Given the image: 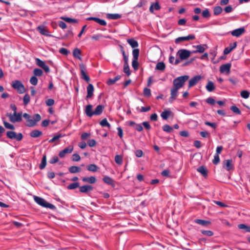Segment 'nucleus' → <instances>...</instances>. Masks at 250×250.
<instances>
[{
  "mask_svg": "<svg viewBox=\"0 0 250 250\" xmlns=\"http://www.w3.org/2000/svg\"><path fill=\"white\" fill-rule=\"evenodd\" d=\"M169 62L171 64L177 65L180 63V61L179 59H175L174 57L170 56L169 58Z\"/></svg>",
  "mask_w": 250,
  "mask_h": 250,
  "instance_id": "nucleus-40",
  "label": "nucleus"
},
{
  "mask_svg": "<svg viewBox=\"0 0 250 250\" xmlns=\"http://www.w3.org/2000/svg\"><path fill=\"white\" fill-rule=\"evenodd\" d=\"M34 74L36 76H41L43 74V71L39 68H35L33 71Z\"/></svg>",
  "mask_w": 250,
  "mask_h": 250,
  "instance_id": "nucleus-51",
  "label": "nucleus"
},
{
  "mask_svg": "<svg viewBox=\"0 0 250 250\" xmlns=\"http://www.w3.org/2000/svg\"><path fill=\"white\" fill-rule=\"evenodd\" d=\"M73 150V146H69L59 152V155L61 158H63L66 154L71 153Z\"/></svg>",
  "mask_w": 250,
  "mask_h": 250,
  "instance_id": "nucleus-12",
  "label": "nucleus"
},
{
  "mask_svg": "<svg viewBox=\"0 0 250 250\" xmlns=\"http://www.w3.org/2000/svg\"><path fill=\"white\" fill-rule=\"evenodd\" d=\"M171 112L168 110H165L163 111L161 114V116L164 120H167L171 115Z\"/></svg>",
  "mask_w": 250,
  "mask_h": 250,
  "instance_id": "nucleus-35",
  "label": "nucleus"
},
{
  "mask_svg": "<svg viewBox=\"0 0 250 250\" xmlns=\"http://www.w3.org/2000/svg\"><path fill=\"white\" fill-rule=\"evenodd\" d=\"M230 110L233 112L234 113L237 114H241V111L240 109L236 106H232L230 107Z\"/></svg>",
  "mask_w": 250,
  "mask_h": 250,
  "instance_id": "nucleus-55",
  "label": "nucleus"
},
{
  "mask_svg": "<svg viewBox=\"0 0 250 250\" xmlns=\"http://www.w3.org/2000/svg\"><path fill=\"white\" fill-rule=\"evenodd\" d=\"M82 180L83 182H87L90 184H94L96 182L97 179L94 176L89 177H83Z\"/></svg>",
  "mask_w": 250,
  "mask_h": 250,
  "instance_id": "nucleus-20",
  "label": "nucleus"
},
{
  "mask_svg": "<svg viewBox=\"0 0 250 250\" xmlns=\"http://www.w3.org/2000/svg\"><path fill=\"white\" fill-rule=\"evenodd\" d=\"M192 52L186 49H180L177 53L181 60H184L190 57Z\"/></svg>",
  "mask_w": 250,
  "mask_h": 250,
  "instance_id": "nucleus-6",
  "label": "nucleus"
},
{
  "mask_svg": "<svg viewBox=\"0 0 250 250\" xmlns=\"http://www.w3.org/2000/svg\"><path fill=\"white\" fill-rule=\"evenodd\" d=\"M100 125L102 126H107L109 128H110L111 127V125H110L108 123V122H107L106 119L104 118V119H103L100 123Z\"/></svg>",
  "mask_w": 250,
  "mask_h": 250,
  "instance_id": "nucleus-43",
  "label": "nucleus"
},
{
  "mask_svg": "<svg viewBox=\"0 0 250 250\" xmlns=\"http://www.w3.org/2000/svg\"><path fill=\"white\" fill-rule=\"evenodd\" d=\"M58 161H59L58 157L57 156H54L50 159V160L49 161V163L50 164H55V163L58 162Z\"/></svg>",
  "mask_w": 250,
  "mask_h": 250,
  "instance_id": "nucleus-64",
  "label": "nucleus"
},
{
  "mask_svg": "<svg viewBox=\"0 0 250 250\" xmlns=\"http://www.w3.org/2000/svg\"><path fill=\"white\" fill-rule=\"evenodd\" d=\"M12 87L17 90L20 93H23L25 91V87L21 82L18 80H15L12 82Z\"/></svg>",
  "mask_w": 250,
  "mask_h": 250,
  "instance_id": "nucleus-3",
  "label": "nucleus"
},
{
  "mask_svg": "<svg viewBox=\"0 0 250 250\" xmlns=\"http://www.w3.org/2000/svg\"><path fill=\"white\" fill-rule=\"evenodd\" d=\"M220 162V158L219 155L215 154L214 156V159L212 160V163L214 165H217Z\"/></svg>",
  "mask_w": 250,
  "mask_h": 250,
  "instance_id": "nucleus-60",
  "label": "nucleus"
},
{
  "mask_svg": "<svg viewBox=\"0 0 250 250\" xmlns=\"http://www.w3.org/2000/svg\"><path fill=\"white\" fill-rule=\"evenodd\" d=\"M163 129L167 132H171L173 130L172 128L168 125H164L163 126Z\"/></svg>",
  "mask_w": 250,
  "mask_h": 250,
  "instance_id": "nucleus-53",
  "label": "nucleus"
},
{
  "mask_svg": "<svg viewBox=\"0 0 250 250\" xmlns=\"http://www.w3.org/2000/svg\"><path fill=\"white\" fill-rule=\"evenodd\" d=\"M39 32L42 35H45L46 36H50V35L49 34V32L43 26H39L37 28Z\"/></svg>",
  "mask_w": 250,
  "mask_h": 250,
  "instance_id": "nucleus-23",
  "label": "nucleus"
},
{
  "mask_svg": "<svg viewBox=\"0 0 250 250\" xmlns=\"http://www.w3.org/2000/svg\"><path fill=\"white\" fill-rule=\"evenodd\" d=\"M241 96L244 99H247L250 96V92L247 90H243L241 92Z\"/></svg>",
  "mask_w": 250,
  "mask_h": 250,
  "instance_id": "nucleus-50",
  "label": "nucleus"
},
{
  "mask_svg": "<svg viewBox=\"0 0 250 250\" xmlns=\"http://www.w3.org/2000/svg\"><path fill=\"white\" fill-rule=\"evenodd\" d=\"M127 42L132 48H135L138 46V42L133 39H128Z\"/></svg>",
  "mask_w": 250,
  "mask_h": 250,
  "instance_id": "nucleus-34",
  "label": "nucleus"
},
{
  "mask_svg": "<svg viewBox=\"0 0 250 250\" xmlns=\"http://www.w3.org/2000/svg\"><path fill=\"white\" fill-rule=\"evenodd\" d=\"M124 72L126 73L127 76L130 75V69L128 63H124Z\"/></svg>",
  "mask_w": 250,
  "mask_h": 250,
  "instance_id": "nucleus-47",
  "label": "nucleus"
},
{
  "mask_svg": "<svg viewBox=\"0 0 250 250\" xmlns=\"http://www.w3.org/2000/svg\"><path fill=\"white\" fill-rule=\"evenodd\" d=\"M6 136L11 139H16L18 141H21L23 136L21 133L17 134L15 132L12 131H8L6 132Z\"/></svg>",
  "mask_w": 250,
  "mask_h": 250,
  "instance_id": "nucleus-7",
  "label": "nucleus"
},
{
  "mask_svg": "<svg viewBox=\"0 0 250 250\" xmlns=\"http://www.w3.org/2000/svg\"><path fill=\"white\" fill-rule=\"evenodd\" d=\"M161 8V7L159 5V3L158 1L156 2L155 3H152L151 4V5L149 7V11L153 13H154V10H159Z\"/></svg>",
  "mask_w": 250,
  "mask_h": 250,
  "instance_id": "nucleus-21",
  "label": "nucleus"
},
{
  "mask_svg": "<svg viewBox=\"0 0 250 250\" xmlns=\"http://www.w3.org/2000/svg\"><path fill=\"white\" fill-rule=\"evenodd\" d=\"M34 200L38 204L43 207L48 208L51 209H54L55 208V206L46 202L44 199L41 197L35 196Z\"/></svg>",
  "mask_w": 250,
  "mask_h": 250,
  "instance_id": "nucleus-4",
  "label": "nucleus"
},
{
  "mask_svg": "<svg viewBox=\"0 0 250 250\" xmlns=\"http://www.w3.org/2000/svg\"><path fill=\"white\" fill-rule=\"evenodd\" d=\"M203 17L205 18H208L210 16V12L208 9L206 8L202 13Z\"/></svg>",
  "mask_w": 250,
  "mask_h": 250,
  "instance_id": "nucleus-48",
  "label": "nucleus"
},
{
  "mask_svg": "<svg viewBox=\"0 0 250 250\" xmlns=\"http://www.w3.org/2000/svg\"><path fill=\"white\" fill-rule=\"evenodd\" d=\"M3 124H4V126L6 128L10 129L11 130H14L15 129V127L13 125L10 124V123L7 122L6 121H3Z\"/></svg>",
  "mask_w": 250,
  "mask_h": 250,
  "instance_id": "nucleus-52",
  "label": "nucleus"
},
{
  "mask_svg": "<svg viewBox=\"0 0 250 250\" xmlns=\"http://www.w3.org/2000/svg\"><path fill=\"white\" fill-rule=\"evenodd\" d=\"M36 64L41 68H42L46 72L50 71V68L48 65L45 64V62L39 58L36 59Z\"/></svg>",
  "mask_w": 250,
  "mask_h": 250,
  "instance_id": "nucleus-10",
  "label": "nucleus"
},
{
  "mask_svg": "<svg viewBox=\"0 0 250 250\" xmlns=\"http://www.w3.org/2000/svg\"><path fill=\"white\" fill-rule=\"evenodd\" d=\"M104 106L102 105H98L95 110L93 111L94 115H100L102 114L103 109H104Z\"/></svg>",
  "mask_w": 250,
  "mask_h": 250,
  "instance_id": "nucleus-25",
  "label": "nucleus"
},
{
  "mask_svg": "<svg viewBox=\"0 0 250 250\" xmlns=\"http://www.w3.org/2000/svg\"><path fill=\"white\" fill-rule=\"evenodd\" d=\"M194 48L196 49V50H194L192 52V53H203L206 49V47H207V45L206 44H200L198 45H194L193 46Z\"/></svg>",
  "mask_w": 250,
  "mask_h": 250,
  "instance_id": "nucleus-14",
  "label": "nucleus"
},
{
  "mask_svg": "<svg viewBox=\"0 0 250 250\" xmlns=\"http://www.w3.org/2000/svg\"><path fill=\"white\" fill-rule=\"evenodd\" d=\"M223 167L226 168L228 171L231 169L233 166L232 164V160L229 159L223 161Z\"/></svg>",
  "mask_w": 250,
  "mask_h": 250,
  "instance_id": "nucleus-16",
  "label": "nucleus"
},
{
  "mask_svg": "<svg viewBox=\"0 0 250 250\" xmlns=\"http://www.w3.org/2000/svg\"><path fill=\"white\" fill-rule=\"evenodd\" d=\"M81 171V168L77 166H71L69 167V171L71 173L79 172Z\"/></svg>",
  "mask_w": 250,
  "mask_h": 250,
  "instance_id": "nucleus-32",
  "label": "nucleus"
},
{
  "mask_svg": "<svg viewBox=\"0 0 250 250\" xmlns=\"http://www.w3.org/2000/svg\"><path fill=\"white\" fill-rule=\"evenodd\" d=\"M79 187V184L78 183H73L67 186V189H74Z\"/></svg>",
  "mask_w": 250,
  "mask_h": 250,
  "instance_id": "nucleus-49",
  "label": "nucleus"
},
{
  "mask_svg": "<svg viewBox=\"0 0 250 250\" xmlns=\"http://www.w3.org/2000/svg\"><path fill=\"white\" fill-rule=\"evenodd\" d=\"M203 235H207L208 236H211L213 235V232L211 230H203L201 231Z\"/></svg>",
  "mask_w": 250,
  "mask_h": 250,
  "instance_id": "nucleus-58",
  "label": "nucleus"
},
{
  "mask_svg": "<svg viewBox=\"0 0 250 250\" xmlns=\"http://www.w3.org/2000/svg\"><path fill=\"white\" fill-rule=\"evenodd\" d=\"M144 94L146 97H149L151 95L150 89L147 88H145L144 89Z\"/></svg>",
  "mask_w": 250,
  "mask_h": 250,
  "instance_id": "nucleus-62",
  "label": "nucleus"
},
{
  "mask_svg": "<svg viewBox=\"0 0 250 250\" xmlns=\"http://www.w3.org/2000/svg\"><path fill=\"white\" fill-rule=\"evenodd\" d=\"M23 117L26 120L28 124L27 125L28 126H34L36 125L37 122L41 120V117L39 114H35L33 117V119H31L30 115L27 113H24Z\"/></svg>",
  "mask_w": 250,
  "mask_h": 250,
  "instance_id": "nucleus-2",
  "label": "nucleus"
},
{
  "mask_svg": "<svg viewBox=\"0 0 250 250\" xmlns=\"http://www.w3.org/2000/svg\"><path fill=\"white\" fill-rule=\"evenodd\" d=\"M79 189L81 192L86 193L91 191L93 189V187L90 185H86L80 187Z\"/></svg>",
  "mask_w": 250,
  "mask_h": 250,
  "instance_id": "nucleus-18",
  "label": "nucleus"
},
{
  "mask_svg": "<svg viewBox=\"0 0 250 250\" xmlns=\"http://www.w3.org/2000/svg\"><path fill=\"white\" fill-rule=\"evenodd\" d=\"M195 222L203 226H207L210 224L209 221L202 219H196L195 220Z\"/></svg>",
  "mask_w": 250,
  "mask_h": 250,
  "instance_id": "nucleus-30",
  "label": "nucleus"
},
{
  "mask_svg": "<svg viewBox=\"0 0 250 250\" xmlns=\"http://www.w3.org/2000/svg\"><path fill=\"white\" fill-rule=\"evenodd\" d=\"M59 52L65 55H67L69 53V51L65 48H61L59 50Z\"/></svg>",
  "mask_w": 250,
  "mask_h": 250,
  "instance_id": "nucleus-61",
  "label": "nucleus"
},
{
  "mask_svg": "<svg viewBox=\"0 0 250 250\" xmlns=\"http://www.w3.org/2000/svg\"><path fill=\"white\" fill-rule=\"evenodd\" d=\"M46 165V157L45 155H44L42 158L41 163L40 165V168L41 169H43Z\"/></svg>",
  "mask_w": 250,
  "mask_h": 250,
  "instance_id": "nucleus-38",
  "label": "nucleus"
},
{
  "mask_svg": "<svg viewBox=\"0 0 250 250\" xmlns=\"http://www.w3.org/2000/svg\"><path fill=\"white\" fill-rule=\"evenodd\" d=\"M238 228L241 229H244L246 232H250V226L244 224H241L238 225Z\"/></svg>",
  "mask_w": 250,
  "mask_h": 250,
  "instance_id": "nucleus-36",
  "label": "nucleus"
},
{
  "mask_svg": "<svg viewBox=\"0 0 250 250\" xmlns=\"http://www.w3.org/2000/svg\"><path fill=\"white\" fill-rule=\"evenodd\" d=\"M188 78V76L184 75L178 77L173 80V87L171 89L170 97L169 99V102L170 103H172L176 99L178 90L184 85L185 82Z\"/></svg>",
  "mask_w": 250,
  "mask_h": 250,
  "instance_id": "nucleus-1",
  "label": "nucleus"
},
{
  "mask_svg": "<svg viewBox=\"0 0 250 250\" xmlns=\"http://www.w3.org/2000/svg\"><path fill=\"white\" fill-rule=\"evenodd\" d=\"M194 39H195V36L194 35H188L187 36H186V37H178V38L176 39L175 42L176 43H179V42H181L189 41V40H193Z\"/></svg>",
  "mask_w": 250,
  "mask_h": 250,
  "instance_id": "nucleus-13",
  "label": "nucleus"
},
{
  "mask_svg": "<svg viewBox=\"0 0 250 250\" xmlns=\"http://www.w3.org/2000/svg\"><path fill=\"white\" fill-rule=\"evenodd\" d=\"M244 32V27H241L232 31L231 32V34L233 36L238 37L240 36L241 35H242Z\"/></svg>",
  "mask_w": 250,
  "mask_h": 250,
  "instance_id": "nucleus-15",
  "label": "nucleus"
},
{
  "mask_svg": "<svg viewBox=\"0 0 250 250\" xmlns=\"http://www.w3.org/2000/svg\"><path fill=\"white\" fill-rule=\"evenodd\" d=\"M85 112L86 115L88 117H92L94 115L93 111H92V106L91 104H88L86 106L85 109Z\"/></svg>",
  "mask_w": 250,
  "mask_h": 250,
  "instance_id": "nucleus-22",
  "label": "nucleus"
},
{
  "mask_svg": "<svg viewBox=\"0 0 250 250\" xmlns=\"http://www.w3.org/2000/svg\"><path fill=\"white\" fill-rule=\"evenodd\" d=\"M222 8L219 6H216L213 8V14L214 15H218L222 12Z\"/></svg>",
  "mask_w": 250,
  "mask_h": 250,
  "instance_id": "nucleus-41",
  "label": "nucleus"
},
{
  "mask_svg": "<svg viewBox=\"0 0 250 250\" xmlns=\"http://www.w3.org/2000/svg\"><path fill=\"white\" fill-rule=\"evenodd\" d=\"M38 82V79L35 76H32L30 80V83L34 85H36L37 84Z\"/></svg>",
  "mask_w": 250,
  "mask_h": 250,
  "instance_id": "nucleus-57",
  "label": "nucleus"
},
{
  "mask_svg": "<svg viewBox=\"0 0 250 250\" xmlns=\"http://www.w3.org/2000/svg\"><path fill=\"white\" fill-rule=\"evenodd\" d=\"M132 67L135 70H137L138 69V60L133 59L132 62Z\"/></svg>",
  "mask_w": 250,
  "mask_h": 250,
  "instance_id": "nucleus-59",
  "label": "nucleus"
},
{
  "mask_svg": "<svg viewBox=\"0 0 250 250\" xmlns=\"http://www.w3.org/2000/svg\"><path fill=\"white\" fill-rule=\"evenodd\" d=\"M79 66L81 70V78L87 83H89L90 81V78L86 73L85 65L83 63H80L79 64Z\"/></svg>",
  "mask_w": 250,
  "mask_h": 250,
  "instance_id": "nucleus-8",
  "label": "nucleus"
},
{
  "mask_svg": "<svg viewBox=\"0 0 250 250\" xmlns=\"http://www.w3.org/2000/svg\"><path fill=\"white\" fill-rule=\"evenodd\" d=\"M202 77L200 75H196L190 79L188 82V87H191L196 85L201 79Z\"/></svg>",
  "mask_w": 250,
  "mask_h": 250,
  "instance_id": "nucleus-11",
  "label": "nucleus"
},
{
  "mask_svg": "<svg viewBox=\"0 0 250 250\" xmlns=\"http://www.w3.org/2000/svg\"><path fill=\"white\" fill-rule=\"evenodd\" d=\"M42 134V132L38 130H34L30 133V136L32 138H37Z\"/></svg>",
  "mask_w": 250,
  "mask_h": 250,
  "instance_id": "nucleus-24",
  "label": "nucleus"
},
{
  "mask_svg": "<svg viewBox=\"0 0 250 250\" xmlns=\"http://www.w3.org/2000/svg\"><path fill=\"white\" fill-rule=\"evenodd\" d=\"M81 55V51L79 49L76 48L73 50V55L75 58L78 59L80 60H82Z\"/></svg>",
  "mask_w": 250,
  "mask_h": 250,
  "instance_id": "nucleus-26",
  "label": "nucleus"
},
{
  "mask_svg": "<svg viewBox=\"0 0 250 250\" xmlns=\"http://www.w3.org/2000/svg\"><path fill=\"white\" fill-rule=\"evenodd\" d=\"M197 171L199 172L204 177H207L208 175L207 169L203 166L200 167Z\"/></svg>",
  "mask_w": 250,
  "mask_h": 250,
  "instance_id": "nucleus-28",
  "label": "nucleus"
},
{
  "mask_svg": "<svg viewBox=\"0 0 250 250\" xmlns=\"http://www.w3.org/2000/svg\"><path fill=\"white\" fill-rule=\"evenodd\" d=\"M207 90L209 92L212 91L215 88L214 83L211 81H209L206 86Z\"/></svg>",
  "mask_w": 250,
  "mask_h": 250,
  "instance_id": "nucleus-31",
  "label": "nucleus"
},
{
  "mask_svg": "<svg viewBox=\"0 0 250 250\" xmlns=\"http://www.w3.org/2000/svg\"><path fill=\"white\" fill-rule=\"evenodd\" d=\"M106 17L109 19L117 20L121 18L122 16L119 14H107Z\"/></svg>",
  "mask_w": 250,
  "mask_h": 250,
  "instance_id": "nucleus-29",
  "label": "nucleus"
},
{
  "mask_svg": "<svg viewBox=\"0 0 250 250\" xmlns=\"http://www.w3.org/2000/svg\"><path fill=\"white\" fill-rule=\"evenodd\" d=\"M61 19L68 23H77L78 22V21L77 20L74 19H71V18H68V17H61Z\"/></svg>",
  "mask_w": 250,
  "mask_h": 250,
  "instance_id": "nucleus-39",
  "label": "nucleus"
},
{
  "mask_svg": "<svg viewBox=\"0 0 250 250\" xmlns=\"http://www.w3.org/2000/svg\"><path fill=\"white\" fill-rule=\"evenodd\" d=\"M139 55V50L138 49H134L132 51L133 59L138 60Z\"/></svg>",
  "mask_w": 250,
  "mask_h": 250,
  "instance_id": "nucleus-46",
  "label": "nucleus"
},
{
  "mask_svg": "<svg viewBox=\"0 0 250 250\" xmlns=\"http://www.w3.org/2000/svg\"><path fill=\"white\" fill-rule=\"evenodd\" d=\"M231 64L230 63H227L222 64L220 67V72L221 73H225L226 74H229L230 72V68Z\"/></svg>",
  "mask_w": 250,
  "mask_h": 250,
  "instance_id": "nucleus-9",
  "label": "nucleus"
},
{
  "mask_svg": "<svg viewBox=\"0 0 250 250\" xmlns=\"http://www.w3.org/2000/svg\"><path fill=\"white\" fill-rule=\"evenodd\" d=\"M165 68H166V65H165V63L162 62H158L155 67L156 70H160L162 71H164L165 69Z\"/></svg>",
  "mask_w": 250,
  "mask_h": 250,
  "instance_id": "nucleus-27",
  "label": "nucleus"
},
{
  "mask_svg": "<svg viewBox=\"0 0 250 250\" xmlns=\"http://www.w3.org/2000/svg\"><path fill=\"white\" fill-rule=\"evenodd\" d=\"M21 112L14 113L13 114H7V116L9 117V120L12 123L20 122L22 120Z\"/></svg>",
  "mask_w": 250,
  "mask_h": 250,
  "instance_id": "nucleus-5",
  "label": "nucleus"
},
{
  "mask_svg": "<svg viewBox=\"0 0 250 250\" xmlns=\"http://www.w3.org/2000/svg\"><path fill=\"white\" fill-rule=\"evenodd\" d=\"M87 169L90 171L96 172L98 170V167L95 164H90L87 166Z\"/></svg>",
  "mask_w": 250,
  "mask_h": 250,
  "instance_id": "nucleus-37",
  "label": "nucleus"
},
{
  "mask_svg": "<svg viewBox=\"0 0 250 250\" xmlns=\"http://www.w3.org/2000/svg\"><path fill=\"white\" fill-rule=\"evenodd\" d=\"M121 78V76L119 75H118L116 76L113 79H109L106 82L107 84L109 85H112L114 83H115L117 81L120 80Z\"/></svg>",
  "mask_w": 250,
  "mask_h": 250,
  "instance_id": "nucleus-33",
  "label": "nucleus"
},
{
  "mask_svg": "<svg viewBox=\"0 0 250 250\" xmlns=\"http://www.w3.org/2000/svg\"><path fill=\"white\" fill-rule=\"evenodd\" d=\"M72 160L74 162H78L81 160V157L78 154L75 153L72 155Z\"/></svg>",
  "mask_w": 250,
  "mask_h": 250,
  "instance_id": "nucleus-56",
  "label": "nucleus"
},
{
  "mask_svg": "<svg viewBox=\"0 0 250 250\" xmlns=\"http://www.w3.org/2000/svg\"><path fill=\"white\" fill-rule=\"evenodd\" d=\"M206 102L210 104L213 105L215 103V101L212 97H209L207 99Z\"/></svg>",
  "mask_w": 250,
  "mask_h": 250,
  "instance_id": "nucleus-63",
  "label": "nucleus"
},
{
  "mask_svg": "<svg viewBox=\"0 0 250 250\" xmlns=\"http://www.w3.org/2000/svg\"><path fill=\"white\" fill-rule=\"evenodd\" d=\"M63 136L61 134H59L58 135H57L55 136L54 137H53L51 139H50L49 141V143H53L54 142L57 140H58L60 138H62Z\"/></svg>",
  "mask_w": 250,
  "mask_h": 250,
  "instance_id": "nucleus-54",
  "label": "nucleus"
},
{
  "mask_svg": "<svg viewBox=\"0 0 250 250\" xmlns=\"http://www.w3.org/2000/svg\"><path fill=\"white\" fill-rule=\"evenodd\" d=\"M115 161L117 164L121 165L123 163V157L121 155H117L115 157Z\"/></svg>",
  "mask_w": 250,
  "mask_h": 250,
  "instance_id": "nucleus-44",
  "label": "nucleus"
},
{
  "mask_svg": "<svg viewBox=\"0 0 250 250\" xmlns=\"http://www.w3.org/2000/svg\"><path fill=\"white\" fill-rule=\"evenodd\" d=\"M103 180L105 183L111 186L112 187H115V184L114 181L111 177L107 176H105L103 178Z\"/></svg>",
  "mask_w": 250,
  "mask_h": 250,
  "instance_id": "nucleus-17",
  "label": "nucleus"
},
{
  "mask_svg": "<svg viewBox=\"0 0 250 250\" xmlns=\"http://www.w3.org/2000/svg\"><path fill=\"white\" fill-rule=\"evenodd\" d=\"M94 21L102 26H105L106 25V22L104 20L100 19L98 18L95 17Z\"/></svg>",
  "mask_w": 250,
  "mask_h": 250,
  "instance_id": "nucleus-42",
  "label": "nucleus"
},
{
  "mask_svg": "<svg viewBox=\"0 0 250 250\" xmlns=\"http://www.w3.org/2000/svg\"><path fill=\"white\" fill-rule=\"evenodd\" d=\"M94 87L93 85L89 83L87 87V98H90L93 95Z\"/></svg>",
  "mask_w": 250,
  "mask_h": 250,
  "instance_id": "nucleus-19",
  "label": "nucleus"
},
{
  "mask_svg": "<svg viewBox=\"0 0 250 250\" xmlns=\"http://www.w3.org/2000/svg\"><path fill=\"white\" fill-rule=\"evenodd\" d=\"M30 97L29 95L28 94H25L23 98L24 105H26L27 104H28L30 102Z\"/></svg>",
  "mask_w": 250,
  "mask_h": 250,
  "instance_id": "nucleus-45",
  "label": "nucleus"
}]
</instances>
